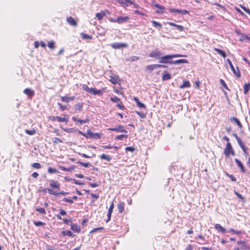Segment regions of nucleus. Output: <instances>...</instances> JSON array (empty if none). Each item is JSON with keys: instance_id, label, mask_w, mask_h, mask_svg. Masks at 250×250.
I'll return each instance as SVG.
<instances>
[{"instance_id": "nucleus-1", "label": "nucleus", "mask_w": 250, "mask_h": 250, "mask_svg": "<svg viewBox=\"0 0 250 250\" xmlns=\"http://www.w3.org/2000/svg\"><path fill=\"white\" fill-rule=\"evenodd\" d=\"M185 56L179 54L166 55L161 56L160 58H159V62L161 63L173 64V61L172 60V59L174 58L182 57Z\"/></svg>"}, {"instance_id": "nucleus-2", "label": "nucleus", "mask_w": 250, "mask_h": 250, "mask_svg": "<svg viewBox=\"0 0 250 250\" xmlns=\"http://www.w3.org/2000/svg\"><path fill=\"white\" fill-rule=\"evenodd\" d=\"M102 134L99 133H93L91 130L88 129L86 133V138L99 139L101 138Z\"/></svg>"}, {"instance_id": "nucleus-3", "label": "nucleus", "mask_w": 250, "mask_h": 250, "mask_svg": "<svg viewBox=\"0 0 250 250\" xmlns=\"http://www.w3.org/2000/svg\"><path fill=\"white\" fill-rule=\"evenodd\" d=\"M227 62L228 63L229 67H230L231 70L233 72V74L237 77L239 78L241 76L240 73L238 69V67H236V69L233 66L232 63L231 62L230 60L229 59H227Z\"/></svg>"}, {"instance_id": "nucleus-4", "label": "nucleus", "mask_w": 250, "mask_h": 250, "mask_svg": "<svg viewBox=\"0 0 250 250\" xmlns=\"http://www.w3.org/2000/svg\"><path fill=\"white\" fill-rule=\"evenodd\" d=\"M162 52L158 48H156L149 53V56L159 60V58L162 56Z\"/></svg>"}, {"instance_id": "nucleus-5", "label": "nucleus", "mask_w": 250, "mask_h": 250, "mask_svg": "<svg viewBox=\"0 0 250 250\" xmlns=\"http://www.w3.org/2000/svg\"><path fill=\"white\" fill-rule=\"evenodd\" d=\"M232 148L231 144L229 142H228L223 152L224 154L226 157H229V152H231Z\"/></svg>"}, {"instance_id": "nucleus-6", "label": "nucleus", "mask_w": 250, "mask_h": 250, "mask_svg": "<svg viewBox=\"0 0 250 250\" xmlns=\"http://www.w3.org/2000/svg\"><path fill=\"white\" fill-rule=\"evenodd\" d=\"M52 120H57L58 122L60 123H67L68 120V115H65L64 117L62 118L59 116H52Z\"/></svg>"}, {"instance_id": "nucleus-7", "label": "nucleus", "mask_w": 250, "mask_h": 250, "mask_svg": "<svg viewBox=\"0 0 250 250\" xmlns=\"http://www.w3.org/2000/svg\"><path fill=\"white\" fill-rule=\"evenodd\" d=\"M48 192L50 195H53L57 197H59L61 195H66L68 194V192H64L63 190L60 192H57L51 189H48Z\"/></svg>"}, {"instance_id": "nucleus-8", "label": "nucleus", "mask_w": 250, "mask_h": 250, "mask_svg": "<svg viewBox=\"0 0 250 250\" xmlns=\"http://www.w3.org/2000/svg\"><path fill=\"white\" fill-rule=\"evenodd\" d=\"M110 46L114 49H120L123 47H126L127 45L125 43L114 42L111 43Z\"/></svg>"}, {"instance_id": "nucleus-9", "label": "nucleus", "mask_w": 250, "mask_h": 250, "mask_svg": "<svg viewBox=\"0 0 250 250\" xmlns=\"http://www.w3.org/2000/svg\"><path fill=\"white\" fill-rule=\"evenodd\" d=\"M108 130L116 132L127 133V131L124 129L123 125H119L117 127L115 128H108Z\"/></svg>"}, {"instance_id": "nucleus-10", "label": "nucleus", "mask_w": 250, "mask_h": 250, "mask_svg": "<svg viewBox=\"0 0 250 250\" xmlns=\"http://www.w3.org/2000/svg\"><path fill=\"white\" fill-rule=\"evenodd\" d=\"M234 161L236 163L237 166L241 169V171L243 173H245L246 172L245 167L241 162L237 158H235Z\"/></svg>"}, {"instance_id": "nucleus-11", "label": "nucleus", "mask_w": 250, "mask_h": 250, "mask_svg": "<svg viewBox=\"0 0 250 250\" xmlns=\"http://www.w3.org/2000/svg\"><path fill=\"white\" fill-rule=\"evenodd\" d=\"M61 99L62 102L69 103L71 101H74L75 99V97H67L66 96H61Z\"/></svg>"}, {"instance_id": "nucleus-12", "label": "nucleus", "mask_w": 250, "mask_h": 250, "mask_svg": "<svg viewBox=\"0 0 250 250\" xmlns=\"http://www.w3.org/2000/svg\"><path fill=\"white\" fill-rule=\"evenodd\" d=\"M109 81L114 84H116L119 83L120 82V79L118 76H110Z\"/></svg>"}, {"instance_id": "nucleus-13", "label": "nucleus", "mask_w": 250, "mask_h": 250, "mask_svg": "<svg viewBox=\"0 0 250 250\" xmlns=\"http://www.w3.org/2000/svg\"><path fill=\"white\" fill-rule=\"evenodd\" d=\"M129 18L127 16L125 17H118L117 18L116 21L119 24H121L127 21Z\"/></svg>"}, {"instance_id": "nucleus-14", "label": "nucleus", "mask_w": 250, "mask_h": 250, "mask_svg": "<svg viewBox=\"0 0 250 250\" xmlns=\"http://www.w3.org/2000/svg\"><path fill=\"white\" fill-rule=\"evenodd\" d=\"M153 4L155 7L159 8L160 9L159 10H157L156 11V12L157 14H162L164 13L163 10L165 9V8L164 6L161 5L158 3H154Z\"/></svg>"}, {"instance_id": "nucleus-15", "label": "nucleus", "mask_w": 250, "mask_h": 250, "mask_svg": "<svg viewBox=\"0 0 250 250\" xmlns=\"http://www.w3.org/2000/svg\"><path fill=\"white\" fill-rule=\"evenodd\" d=\"M49 186L58 190L60 189V184L58 181L52 180L49 183Z\"/></svg>"}, {"instance_id": "nucleus-16", "label": "nucleus", "mask_w": 250, "mask_h": 250, "mask_svg": "<svg viewBox=\"0 0 250 250\" xmlns=\"http://www.w3.org/2000/svg\"><path fill=\"white\" fill-rule=\"evenodd\" d=\"M237 244L240 246L241 250L250 249V248L246 246V242L243 241H238Z\"/></svg>"}, {"instance_id": "nucleus-17", "label": "nucleus", "mask_w": 250, "mask_h": 250, "mask_svg": "<svg viewBox=\"0 0 250 250\" xmlns=\"http://www.w3.org/2000/svg\"><path fill=\"white\" fill-rule=\"evenodd\" d=\"M123 6H128L129 4H132V2L130 0H116Z\"/></svg>"}, {"instance_id": "nucleus-18", "label": "nucleus", "mask_w": 250, "mask_h": 250, "mask_svg": "<svg viewBox=\"0 0 250 250\" xmlns=\"http://www.w3.org/2000/svg\"><path fill=\"white\" fill-rule=\"evenodd\" d=\"M23 93L25 94L30 97L34 96L35 94L34 91L33 90L28 88H25L23 91Z\"/></svg>"}, {"instance_id": "nucleus-19", "label": "nucleus", "mask_w": 250, "mask_h": 250, "mask_svg": "<svg viewBox=\"0 0 250 250\" xmlns=\"http://www.w3.org/2000/svg\"><path fill=\"white\" fill-rule=\"evenodd\" d=\"M214 228L216 229H217L219 232L224 233L226 230L225 228H223L220 224H216L214 226Z\"/></svg>"}, {"instance_id": "nucleus-20", "label": "nucleus", "mask_w": 250, "mask_h": 250, "mask_svg": "<svg viewBox=\"0 0 250 250\" xmlns=\"http://www.w3.org/2000/svg\"><path fill=\"white\" fill-rule=\"evenodd\" d=\"M104 91V90H97L96 88H92L90 93H92L93 95H102Z\"/></svg>"}, {"instance_id": "nucleus-21", "label": "nucleus", "mask_w": 250, "mask_h": 250, "mask_svg": "<svg viewBox=\"0 0 250 250\" xmlns=\"http://www.w3.org/2000/svg\"><path fill=\"white\" fill-rule=\"evenodd\" d=\"M71 229L74 232L79 233L81 231V229L78 227L77 224L72 223L71 224Z\"/></svg>"}, {"instance_id": "nucleus-22", "label": "nucleus", "mask_w": 250, "mask_h": 250, "mask_svg": "<svg viewBox=\"0 0 250 250\" xmlns=\"http://www.w3.org/2000/svg\"><path fill=\"white\" fill-rule=\"evenodd\" d=\"M134 100L135 101L137 105L141 108H146V105L142 103H141L138 98L134 97Z\"/></svg>"}, {"instance_id": "nucleus-23", "label": "nucleus", "mask_w": 250, "mask_h": 250, "mask_svg": "<svg viewBox=\"0 0 250 250\" xmlns=\"http://www.w3.org/2000/svg\"><path fill=\"white\" fill-rule=\"evenodd\" d=\"M190 86V83L188 81H183V83L182 85H180L179 88L181 89L184 88H188Z\"/></svg>"}, {"instance_id": "nucleus-24", "label": "nucleus", "mask_w": 250, "mask_h": 250, "mask_svg": "<svg viewBox=\"0 0 250 250\" xmlns=\"http://www.w3.org/2000/svg\"><path fill=\"white\" fill-rule=\"evenodd\" d=\"M76 167V166H71L68 168H66L63 167H60V169L64 171H71L72 170H74Z\"/></svg>"}, {"instance_id": "nucleus-25", "label": "nucleus", "mask_w": 250, "mask_h": 250, "mask_svg": "<svg viewBox=\"0 0 250 250\" xmlns=\"http://www.w3.org/2000/svg\"><path fill=\"white\" fill-rule=\"evenodd\" d=\"M171 78V75L168 73L167 71H165L163 73L162 80L163 81L169 80Z\"/></svg>"}, {"instance_id": "nucleus-26", "label": "nucleus", "mask_w": 250, "mask_h": 250, "mask_svg": "<svg viewBox=\"0 0 250 250\" xmlns=\"http://www.w3.org/2000/svg\"><path fill=\"white\" fill-rule=\"evenodd\" d=\"M214 51L218 53L219 54H220L224 58H226V53L225 52V51H224L223 50H222L220 49H219V48H215Z\"/></svg>"}, {"instance_id": "nucleus-27", "label": "nucleus", "mask_w": 250, "mask_h": 250, "mask_svg": "<svg viewBox=\"0 0 250 250\" xmlns=\"http://www.w3.org/2000/svg\"><path fill=\"white\" fill-rule=\"evenodd\" d=\"M67 21L72 26H76L77 25L75 20L71 17L67 18Z\"/></svg>"}, {"instance_id": "nucleus-28", "label": "nucleus", "mask_w": 250, "mask_h": 250, "mask_svg": "<svg viewBox=\"0 0 250 250\" xmlns=\"http://www.w3.org/2000/svg\"><path fill=\"white\" fill-rule=\"evenodd\" d=\"M188 61L186 59H179L173 61V64L187 63Z\"/></svg>"}, {"instance_id": "nucleus-29", "label": "nucleus", "mask_w": 250, "mask_h": 250, "mask_svg": "<svg viewBox=\"0 0 250 250\" xmlns=\"http://www.w3.org/2000/svg\"><path fill=\"white\" fill-rule=\"evenodd\" d=\"M230 121L231 122H234L240 128H241L242 127V125L240 122L236 117H233L230 119Z\"/></svg>"}, {"instance_id": "nucleus-30", "label": "nucleus", "mask_w": 250, "mask_h": 250, "mask_svg": "<svg viewBox=\"0 0 250 250\" xmlns=\"http://www.w3.org/2000/svg\"><path fill=\"white\" fill-rule=\"evenodd\" d=\"M124 206H125V203L123 202H120L118 205V208L119 210V212L120 213H122L124 211Z\"/></svg>"}, {"instance_id": "nucleus-31", "label": "nucleus", "mask_w": 250, "mask_h": 250, "mask_svg": "<svg viewBox=\"0 0 250 250\" xmlns=\"http://www.w3.org/2000/svg\"><path fill=\"white\" fill-rule=\"evenodd\" d=\"M61 234L63 236H72L73 233L70 230H63L61 232Z\"/></svg>"}, {"instance_id": "nucleus-32", "label": "nucleus", "mask_w": 250, "mask_h": 250, "mask_svg": "<svg viewBox=\"0 0 250 250\" xmlns=\"http://www.w3.org/2000/svg\"><path fill=\"white\" fill-rule=\"evenodd\" d=\"M100 158L101 159L106 160L107 162H110L112 159L110 156H108L104 154L101 155Z\"/></svg>"}, {"instance_id": "nucleus-33", "label": "nucleus", "mask_w": 250, "mask_h": 250, "mask_svg": "<svg viewBox=\"0 0 250 250\" xmlns=\"http://www.w3.org/2000/svg\"><path fill=\"white\" fill-rule=\"evenodd\" d=\"M81 36L82 38L84 40H88V39H92L91 36H90L89 35H87V34L83 33H81Z\"/></svg>"}, {"instance_id": "nucleus-34", "label": "nucleus", "mask_w": 250, "mask_h": 250, "mask_svg": "<svg viewBox=\"0 0 250 250\" xmlns=\"http://www.w3.org/2000/svg\"><path fill=\"white\" fill-rule=\"evenodd\" d=\"M35 210L36 211L41 213V214H46V210H45V209L44 208H35Z\"/></svg>"}, {"instance_id": "nucleus-35", "label": "nucleus", "mask_w": 250, "mask_h": 250, "mask_svg": "<svg viewBox=\"0 0 250 250\" xmlns=\"http://www.w3.org/2000/svg\"><path fill=\"white\" fill-rule=\"evenodd\" d=\"M83 106V104L79 103L74 105V108L76 110L81 111L82 109Z\"/></svg>"}, {"instance_id": "nucleus-36", "label": "nucleus", "mask_w": 250, "mask_h": 250, "mask_svg": "<svg viewBox=\"0 0 250 250\" xmlns=\"http://www.w3.org/2000/svg\"><path fill=\"white\" fill-rule=\"evenodd\" d=\"M127 138V135L122 134V135L117 136L115 137V139L117 140H122L124 138Z\"/></svg>"}, {"instance_id": "nucleus-37", "label": "nucleus", "mask_w": 250, "mask_h": 250, "mask_svg": "<svg viewBox=\"0 0 250 250\" xmlns=\"http://www.w3.org/2000/svg\"><path fill=\"white\" fill-rule=\"evenodd\" d=\"M250 84L249 83H246L244 86V94H247L250 89Z\"/></svg>"}, {"instance_id": "nucleus-38", "label": "nucleus", "mask_w": 250, "mask_h": 250, "mask_svg": "<svg viewBox=\"0 0 250 250\" xmlns=\"http://www.w3.org/2000/svg\"><path fill=\"white\" fill-rule=\"evenodd\" d=\"M151 22H152L153 26H154L155 27H156V28H161L162 26L160 23H159L156 21H151Z\"/></svg>"}, {"instance_id": "nucleus-39", "label": "nucleus", "mask_w": 250, "mask_h": 250, "mask_svg": "<svg viewBox=\"0 0 250 250\" xmlns=\"http://www.w3.org/2000/svg\"><path fill=\"white\" fill-rule=\"evenodd\" d=\"M48 173H49L50 174H52V173H57V172H58V171L57 169H56L55 168L49 167L48 168Z\"/></svg>"}, {"instance_id": "nucleus-40", "label": "nucleus", "mask_w": 250, "mask_h": 250, "mask_svg": "<svg viewBox=\"0 0 250 250\" xmlns=\"http://www.w3.org/2000/svg\"><path fill=\"white\" fill-rule=\"evenodd\" d=\"M33 224L37 227L43 226L45 224V223H43L42 222L36 221H34L33 222Z\"/></svg>"}, {"instance_id": "nucleus-41", "label": "nucleus", "mask_w": 250, "mask_h": 250, "mask_svg": "<svg viewBox=\"0 0 250 250\" xmlns=\"http://www.w3.org/2000/svg\"><path fill=\"white\" fill-rule=\"evenodd\" d=\"M139 59V57L137 56H130L127 59V61H129L130 62H134L137 61Z\"/></svg>"}, {"instance_id": "nucleus-42", "label": "nucleus", "mask_w": 250, "mask_h": 250, "mask_svg": "<svg viewBox=\"0 0 250 250\" xmlns=\"http://www.w3.org/2000/svg\"><path fill=\"white\" fill-rule=\"evenodd\" d=\"M82 88H83V90L86 91L87 92L89 93H91L92 87L89 88L86 84H83L82 86Z\"/></svg>"}, {"instance_id": "nucleus-43", "label": "nucleus", "mask_w": 250, "mask_h": 250, "mask_svg": "<svg viewBox=\"0 0 250 250\" xmlns=\"http://www.w3.org/2000/svg\"><path fill=\"white\" fill-rule=\"evenodd\" d=\"M47 46L50 49H54L55 48V42L54 41H50L48 42Z\"/></svg>"}, {"instance_id": "nucleus-44", "label": "nucleus", "mask_w": 250, "mask_h": 250, "mask_svg": "<svg viewBox=\"0 0 250 250\" xmlns=\"http://www.w3.org/2000/svg\"><path fill=\"white\" fill-rule=\"evenodd\" d=\"M146 70L152 71L154 69H155L154 65V64H150L148 65L146 67Z\"/></svg>"}, {"instance_id": "nucleus-45", "label": "nucleus", "mask_w": 250, "mask_h": 250, "mask_svg": "<svg viewBox=\"0 0 250 250\" xmlns=\"http://www.w3.org/2000/svg\"><path fill=\"white\" fill-rule=\"evenodd\" d=\"M25 132H26V134L30 135H34L36 133V131L35 129H32V130L25 129Z\"/></svg>"}, {"instance_id": "nucleus-46", "label": "nucleus", "mask_w": 250, "mask_h": 250, "mask_svg": "<svg viewBox=\"0 0 250 250\" xmlns=\"http://www.w3.org/2000/svg\"><path fill=\"white\" fill-rule=\"evenodd\" d=\"M77 163L80 164L81 165L84 167H88L91 166V165L89 163H83L80 161H78Z\"/></svg>"}, {"instance_id": "nucleus-47", "label": "nucleus", "mask_w": 250, "mask_h": 250, "mask_svg": "<svg viewBox=\"0 0 250 250\" xmlns=\"http://www.w3.org/2000/svg\"><path fill=\"white\" fill-rule=\"evenodd\" d=\"M234 194L237 196V197L241 199V200H242L244 202V198L243 197V196L240 194V193H239L238 192H237L236 190H234Z\"/></svg>"}, {"instance_id": "nucleus-48", "label": "nucleus", "mask_w": 250, "mask_h": 250, "mask_svg": "<svg viewBox=\"0 0 250 250\" xmlns=\"http://www.w3.org/2000/svg\"><path fill=\"white\" fill-rule=\"evenodd\" d=\"M229 232H232L235 234H241L242 233H243V231H241V230H236L235 229H230L229 230Z\"/></svg>"}, {"instance_id": "nucleus-49", "label": "nucleus", "mask_w": 250, "mask_h": 250, "mask_svg": "<svg viewBox=\"0 0 250 250\" xmlns=\"http://www.w3.org/2000/svg\"><path fill=\"white\" fill-rule=\"evenodd\" d=\"M32 167L36 169H39L41 168V165L39 163H34L32 164Z\"/></svg>"}, {"instance_id": "nucleus-50", "label": "nucleus", "mask_w": 250, "mask_h": 250, "mask_svg": "<svg viewBox=\"0 0 250 250\" xmlns=\"http://www.w3.org/2000/svg\"><path fill=\"white\" fill-rule=\"evenodd\" d=\"M72 120L75 122H77V123H79L80 125L83 124V123L82 122V120L80 119L79 118H77L76 117H73L72 118Z\"/></svg>"}, {"instance_id": "nucleus-51", "label": "nucleus", "mask_w": 250, "mask_h": 250, "mask_svg": "<svg viewBox=\"0 0 250 250\" xmlns=\"http://www.w3.org/2000/svg\"><path fill=\"white\" fill-rule=\"evenodd\" d=\"M104 15V13H97L96 15V16L99 20H101L103 18Z\"/></svg>"}, {"instance_id": "nucleus-52", "label": "nucleus", "mask_w": 250, "mask_h": 250, "mask_svg": "<svg viewBox=\"0 0 250 250\" xmlns=\"http://www.w3.org/2000/svg\"><path fill=\"white\" fill-rule=\"evenodd\" d=\"M110 100L113 103H118L120 101V99L116 96L111 97Z\"/></svg>"}, {"instance_id": "nucleus-53", "label": "nucleus", "mask_w": 250, "mask_h": 250, "mask_svg": "<svg viewBox=\"0 0 250 250\" xmlns=\"http://www.w3.org/2000/svg\"><path fill=\"white\" fill-rule=\"evenodd\" d=\"M114 208V203L113 202H112L109 208H108V212L107 213H111L112 214V212L113 211V209Z\"/></svg>"}, {"instance_id": "nucleus-54", "label": "nucleus", "mask_w": 250, "mask_h": 250, "mask_svg": "<svg viewBox=\"0 0 250 250\" xmlns=\"http://www.w3.org/2000/svg\"><path fill=\"white\" fill-rule=\"evenodd\" d=\"M169 11L172 13H178L179 14L180 10L175 8H170L169 9Z\"/></svg>"}, {"instance_id": "nucleus-55", "label": "nucleus", "mask_w": 250, "mask_h": 250, "mask_svg": "<svg viewBox=\"0 0 250 250\" xmlns=\"http://www.w3.org/2000/svg\"><path fill=\"white\" fill-rule=\"evenodd\" d=\"M104 229V228L103 227H99V228H94L90 231V233H92L96 232L98 230H103Z\"/></svg>"}, {"instance_id": "nucleus-56", "label": "nucleus", "mask_w": 250, "mask_h": 250, "mask_svg": "<svg viewBox=\"0 0 250 250\" xmlns=\"http://www.w3.org/2000/svg\"><path fill=\"white\" fill-rule=\"evenodd\" d=\"M58 105L59 106L60 109L64 111L66 109V106L62 105L61 103H58Z\"/></svg>"}, {"instance_id": "nucleus-57", "label": "nucleus", "mask_w": 250, "mask_h": 250, "mask_svg": "<svg viewBox=\"0 0 250 250\" xmlns=\"http://www.w3.org/2000/svg\"><path fill=\"white\" fill-rule=\"evenodd\" d=\"M62 201H64V202L69 203H73V201L71 199H71H69V198H64L62 199Z\"/></svg>"}, {"instance_id": "nucleus-58", "label": "nucleus", "mask_w": 250, "mask_h": 250, "mask_svg": "<svg viewBox=\"0 0 250 250\" xmlns=\"http://www.w3.org/2000/svg\"><path fill=\"white\" fill-rule=\"evenodd\" d=\"M72 181L76 185H82L83 184V183H82L81 182H80V181H79L78 180H77L75 179H73Z\"/></svg>"}, {"instance_id": "nucleus-59", "label": "nucleus", "mask_w": 250, "mask_h": 250, "mask_svg": "<svg viewBox=\"0 0 250 250\" xmlns=\"http://www.w3.org/2000/svg\"><path fill=\"white\" fill-rule=\"evenodd\" d=\"M62 143V140L58 138H55L53 140V143L55 144H58V143Z\"/></svg>"}, {"instance_id": "nucleus-60", "label": "nucleus", "mask_w": 250, "mask_h": 250, "mask_svg": "<svg viewBox=\"0 0 250 250\" xmlns=\"http://www.w3.org/2000/svg\"><path fill=\"white\" fill-rule=\"evenodd\" d=\"M189 13V12L187 10H180L179 14L186 15Z\"/></svg>"}, {"instance_id": "nucleus-61", "label": "nucleus", "mask_w": 250, "mask_h": 250, "mask_svg": "<svg viewBox=\"0 0 250 250\" xmlns=\"http://www.w3.org/2000/svg\"><path fill=\"white\" fill-rule=\"evenodd\" d=\"M136 113L140 116V117L142 118H144L146 117V115L144 113L140 112L139 111H136Z\"/></svg>"}, {"instance_id": "nucleus-62", "label": "nucleus", "mask_w": 250, "mask_h": 250, "mask_svg": "<svg viewBox=\"0 0 250 250\" xmlns=\"http://www.w3.org/2000/svg\"><path fill=\"white\" fill-rule=\"evenodd\" d=\"M125 149L126 151H129L131 152H133L134 151V148L130 146L126 147Z\"/></svg>"}, {"instance_id": "nucleus-63", "label": "nucleus", "mask_w": 250, "mask_h": 250, "mask_svg": "<svg viewBox=\"0 0 250 250\" xmlns=\"http://www.w3.org/2000/svg\"><path fill=\"white\" fill-rule=\"evenodd\" d=\"M89 185L92 188H96L99 186V184L96 183H89Z\"/></svg>"}, {"instance_id": "nucleus-64", "label": "nucleus", "mask_w": 250, "mask_h": 250, "mask_svg": "<svg viewBox=\"0 0 250 250\" xmlns=\"http://www.w3.org/2000/svg\"><path fill=\"white\" fill-rule=\"evenodd\" d=\"M176 28L180 31H183L184 30V27L182 25H178L177 26H176Z\"/></svg>"}]
</instances>
